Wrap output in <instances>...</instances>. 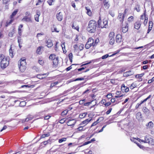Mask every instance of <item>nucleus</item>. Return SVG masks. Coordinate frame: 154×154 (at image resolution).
I'll list each match as a JSON object with an SVG mask.
<instances>
[{"mask_svg": "<svg viewBox=\"0 0 154 154\" xmlns=\"http://www.w3.org/2000/svg\"><path fill=\"white\" fill-rule=\"evenodd\" d=\"M146 126L147 129H152L153 127L154 124L152 122L150 121L146 124Z\"/></svg>", "mask_w": 154, "mask_h": 154, "instance_id": "obj_11", "label": "nucleus"}, {"mask_svg": "<svg viewBox=\"0 0 154 154\" xmlns=\"http://www.w3.org/2000/svg\"><path fill=\"white\" fill-rule=\"evenodd\" d=\"M114 35L115 34L113 32H111L109 34V40L110 45H113L115 42Z\"/></svg>", "mask_w": 154, "mask_h": 154, "instance_id": "obj_4", "label": "nucleus"}, {"mask_svg": "<svg viewBox=\"0 0 154 154\" xmlns=\"http://www.w3.org/2000/svg\"><path fill=\"white\" fill-rule=\"evenodd\" d=\"M58 57H57L56 58L54 59L53 60V63L54 65L56 66L57 65L58 63Z\"/></svg>", "mask_w": 154, "mask_h": 154, "instance_id": "obj_18", "label": "nucleus"}, {"mask_svg": "<svg viewBox=\"0 0 154 154\" xmlns=\"http://www.w3.org/2000/svg\"><path fill=\"white\" fill-rule=\"evenodd\" d=\"M83 47H84V45L83 44H80L78 48V49H79L80 51L82 50L83 49Z\"/></svg>", "mask_w": 154, "mask_h": 154, "instance_id": "obj_45", "label": "nucleus"}, {"mask_svg": "<svg viewBox=\"0 0 154 154\" xmlns=\"http://www.w3.org/2000/svg\"><path fill=\"white\" fill-rule=\"evenodd\" d=\"M130 140L132 142H133L135 143H137L136 142L137 139H136V138H135L134 137H131V138Z\"/></svg>", "mask_w": 154, "mask_h": 154, "instance_id": "obj_51", "label": "nucleus"}, {"mask_svg": "<svg viewBox=\"0 0 154 154\" xmlns=\"http://www.w3.org/2000/svg\"><path fill=\"white\" fill-rule=\"evenodd\" d=\"M104 5L105 7H106L107 8H109V5L108 2H106V0H105L103 2Z\"/></svg>", "mask_w": 154, "mask_h": 154, "instance_id": "obj_40", "label": "nucleus"}, {"mask_svg": "<svg viewBox=\"0 0 154 154\" xmlns=\"http://www.w3.org/2000/svg\"><path fill=\"white\" fill-rule=\"evenodd\" d=\"M68 122H67V125L68 126H74L76 122V121L74 119H67Z\"/></svg>", "mask_w": 154, "mask_h": 154, "instance_id": "obj_6", "label": "nucleus"}, {"mask_svg": "<svg viewBox=\"0 0 154 154\" xmlns=\"http://www.w3.org/2000/svg\"><path fill=\"white\" fill-rule=\"evenodd\" d=\"M144 143H148L152 145H154V140L149 136H146L145 137Z\"/></svg>", "mask_w": 154, "mask_h": 154, "instance_id": "obj_5", "label": "nucleus"}, {"mask_svg": "<svg viewBox=\"0 0 154 154\" xmlns=\"http://www.w3.org/2000/svg\"><path fill=\"white\" fill-rule=\"evenodd\" d=\"M65 119L63 118L60 120L59 121V122L61 124H63L65 121Z\"/></svg>", "mask_w": 154, "mask_h": 154, "instance_id": "obj_57", "label": "nucleus"}, {"mask_svg": "<svg viewBox=\"0 0 154 154\" xmlns=\"http://www.w3.org/2000/svg\"><path fill=\"white\" fill-rule=\"evenodd\" d=\"M89 42V45L91 46H95L94 43V39L92 38H89L87 42Z\"/></svg>", "mask_w": 154, "mask_h": 154, "instance_id": "obj_15", "label": "nucleus"}, {"mask_svg": "<svg viewBox=\"0 0 154 154\" xmlns=\"http://www.w3.org/2000/svg\"><path fill=\"white\" fill-rule=\"evenodd\" d=\"M91 119H87L84 121H83L82 122V123L83 124H87L88 123H89L91 120Z\"/></svg>", "mask_w": 154, "mask_h": 154, "instance_id": "obj_25", "label": "nucleus"}, {"mask_svg": "<svg viewBox=\"0 0 154 154\" xmlns=\"http://www.w3.org/2000/svg\"><path fill=\"white\" fill-rule=\"evenodd\" d=\"M145 18L146 17H145V12L143 14L141 15L140 19H143L144 18L145 19Z\"/></svg>", "mask_w": 154, "mask_h": 154, "instance_id": "obj_59", "label": "nucleus"}, {"mask_svg": "<svg viewBox=\"0 0 154 154\" xmlns=\"http://www.w3.org/2000/svg\"><path fill=\"white\" fill-rule=\"evenodd\" d=\"M53 1V0H48L47 1V2L49 5H52V3Z\"/></svg>", "mask_w": 154, "mask_h": 154, "instance_id": "obj_52", "label": "nucleus"}, {"mask_svg": "<svg viewBox=\"0 0 154 154\" xmlns=\"http://www.w3.org/2000/svg\"><path fill=\"white\" fill-rule=\"evenodd\" d=\"M153 25V23L152 21L149 20V27H150L152 28Z\"/></svg>", "mask_w": 154, "mask_h": 154, "instance_id": "obj_42", "label": "nucleus"}, {"mask_svg": "<svg viewBox=\"0 0 154 154\" xmlns=\"http://www.w3.org/2000/svg\"><path fill=\"white\" fill-rule=\"evenodd\" d=\"M44 34V33L43 32L38 33L36 37L37 38H38L39 37H40V36L43 35Z\"/></svg>", "mask_w": 154, "mask_h": 154, "instance_id": "obj_54", "label": "nucleus"}, {"mask_svg": "<svg viewBox=\"0 0 154 154\" xmlns=\"http://www.w3.org/2000/svg\"><path fill=\"white\" fill-rule=\"evenodd\" d=\"M125 74H126V75L127 76L131 75L133 74V72H131V71H128L127 72H126Z\"/></svg>", "mask_w": 154, "mask_h": 154, "instance_id": "obj_39", "label": "nucleus"}, {"mask_svg": "<svg viewBox=\"0 0 154 154\" xmlns=\"http://www.w3.org/2000/svg\"><path fill=\"white\" fill-rule=\"evenodd\" d=\"M46 75L45 74H42V75H37V77L38 79H41L43 78V77H42V76L44 75Z\"/></svg>", "mask_w": 154, "mask_h": 154, "instance_id": "obj_48", "label": "nucleus"}, {"mask_svg": "<svg viewBox=\"0 0 154 154\" xmlns=\"http://www.w3.org/2000/svg\"><path fill=\"white\" fill-rule=\"evenodd\" d=\"M134 17L132 16H131L128 18V21L129 22H132L133 21Z\"/></svg>", "mask_w": 154, "mask_h": 154, "instance_id": "obj_56", "label": "nucleus"}, {"mask_svg": "<svg viewBox=\"0 0 154 154\" xmlns=\"http://www.w3.org/2000/svg\"><path fill=\"white\" fill-rule=\"evenodd\" d=\"M69 57L70 62H72V59L73 57L72 54V53H70L69 54Z\"/></svg>", "mask_w": 154, "mask_h": 154, "instance_id": "obj_37", "label": "nucleus"}, {"mask_svg": "<svg viewBox=\"0 0 154 154\" xmlns=\"http://www.w3.org/2000/svg\"><path fill=\"white\" fill-rule=\"evenodd\" d=\"M27 117H28V119H29L30 120L34 118V116H33L31 115H28L27 116Z\"/></svg>", "mask_w": 154, "mask_h": 154, "instance_id": "obj_62", "label": "nucleus"}, {"mask_svg": "<svg viewBox=\"0 0 154 154\" xmlns=\"http://www.w3.org/2000/svg\"><path fill=\"white\" fill-rule=\"evenodd\" d=\"M89 42H87V43H86V45H85V48L87 49H88L89 48H90L91 46H90V45L89 44Z\"/></svg>", "mask_w": 154, "mask_h": 154, "instance_id": "obj_41", "label": "nucleus"}, {"mask_svg": "<svg viewBox=\"0 0 154 154\" xmlns=\"http://www.w3.org/2000/svg\"><path fill=\"white\" fill-rule=\"evenodd\" d=\"M61 46L62 47L63 53H66V50H65V46L64 45V43L62 44Z\"/></svg>", "mask_w": 154, "mask_h": 154, "instance_id": "obj_38", "label": "nucleus"}, {"mask_svg": "<svg viewBox=\"0 0 154 154\" xmlns=\"http://www.w3.org/2000/svg\"><path fill=\"white\" fill-rule=\"evenodd\" d=\"M18 11V9H16L15 11H14L12 13L11 15V18L13 17H14L17 14Z\"/></svg>", "mask_w": 154, "mask_h": 154, "instance_id": "obj_22", "label": "nucleus"}, {"mask_svg": "<svg viewBox=\"0 0 154 154\" xmlns=\"http://www.w3.org/2000/svg\"><path fill=\"white\" fill-rule=\"evenodd\" d=\"M38 62L40 64L42 65L44 63V61L42 60H39Z\"/></svg>", "mask_w": 154, "mask_h": 154, "instance_id": "obj_60", "label": "nucleus"}, {"mask_svg": "<svg viewBox=\"0 0 154 154\" xmlns=\"http://www.w3.org/2000/svg\"><path fill=\"white\" fill-rule=\"evenodd\" d=\"M74 52H77L78 51V46L77 44H75L73 45Z\"/></svg>", "mask_w": 154, "mask_h": 154, "instance_id": "obj_26", "label": "nucleus"}, {"mask_svg": "<svg viewBox=\"0 0 154 154\" xmlns=\"http://www.w3.org/2000/svg\"><path fill=\"white\" fill-rule=\"evenodd\" d=\"M101 20L100 19H99L98 21V27L99 28H104V26H103V25H101Z\"/></svg>", "mask_w": 154, "mask_h": 154, "instance_id": "obj_23", "label": "nucleus"}, {"mask_svg": "<svg viewBox=\"0 0 154 154\" xmlns=\"http://www.w3.org/2000/svg\"><path fill=\"white\" fill-rule=\"evenodd\" d=\"M26 63L24 58H22L18 62V66L20 70L23 72L26 69Z\"/></svg>", "mask_w": 154, "mask_h": 154, "instance_id": "obj_3", "label": "nucleus"}, {"mask_svg": "<svg viewBox=\"0 0 154 154\" xmlns=\"http://www.w3.org/2000/svg\"><path fill=\"white\" fill-rule=\"evenodd\" d=\"M50 133H48L46 134H42L41 137V138H44L45 137H48L50 136Z\"/></svg>", "mask_w": 154, "mask_h": 154, "instance_id": "obj_29", "label": "nucleus"}, {"mask_svg": "<svg viewBox=\"0 0 154 154\" xmlns=\"http://www.w3.org/2000/svg\"><path fill=\"white\" fill-rule=\"evenodd\" d=\"M122 40L121 35L120 34L117 35L116 37V42L118 43H120L121 42Z\"/></svg>", "mask_w": 154, "mask_h": 154, "instance_id": "obj_14", "label": "nucleus"}, {"mask_svg": "<svg viewBox=\"0 0 154 154\" xmlns=\"http://www.w3.org/2000/svg\"><path fill=\"white\" fill-rule=\"evenodd\" d=\"M46 43L47 44V46L48 48L51 47L53 45V43L52 41L50 39H48L46 41Z\"/></svg>", "mask_w": 154, "mask_h": 154, "instance_id": "obj_13", "label": "nucleus"}, {"mask_svg": "<svg viewBox=\"0 0 154 154\" xmlns=\"http://www.w3.org/2000/svg\"><path fill=\"white\" fill-rule=\"evenodd\" d=\"M128 30V25L127 24L125 26L122 27V31L123 33H125Z\"/></svg>", "mask_w": 154, "mask_h": 154, "instance_id": "obj_17", "label": "nucleus"}, {"mask_svg": "<svg viewBox=\"0 0 154 154\" xmlns=\"http://www.w3.org/2000/svg\"><path fill=\"white\" fill-rule=\"evenodd\" d=\"M66 138L63 137V138H62L61 139H59V140H58V142L59 143H61L63 141H66Z\"/></svg>", "mask_w": 154, "mask_h": 154, "instance_id": "obj_32", "label": "nucleus"}, {"mask_svg": "<svg viewBox=\"0 0 154 154\" xmlns=\"http://www.w3.org/2000/svg\"><path fill=\"white\" fill-rule=\"evenodd\" d=\"M142 109L143 111L146 113H148L149 112V110L145 107H143Z\"/></svg>", "mask_w": 154, "mask_h": 154, "instance_id": "obj_24", "label": "nucleus"}, {"mask_svg": "<svg viewBox=\"0 0 154 154\" xmlns=\"http://www.w3.org/2000/svg\"><path fill=\"white\" fill-rule=\"evenodd\" d=\"M13 19H11L9 22H7V25H6V26H8V25H9L10 24H11V23H12V22H13Z\"/></svg>", "mask_w": 154, "mask_h": 154, "instance_id": "obj_61", "label": "nucleus"}, {"mask_svg": "<svg viewBox=\"0 0 154 154\" xmlns=\"http://www.w3.org/2000/svg\"><path fill=\"white\" fill-rule=\"evenodd\" d=\"M87 114V113L86 112L82 113L79 115V117L81 119L84 118L85 117Z\"/></svg>", "mask_w": 154, "mask_h": 154, "instance_id": "obj_21", "label": "nucleus"}, {"mask_svg": "<svg viewBox=\"0 0 154 154\" xmlns=\"http://www.w3.org/2000/svg\"><path fill=\"white\" fill-rule=\"evenodd\" d=\"M97 26V22L94 20H91L88 23L87 30L90 33H94L96 31Z\"/></svg>", "mask_w": 154, "mask_h": 154, "instance_id": "obj_1", "label": "nucleus"}, {"mask_svg": "<svg viewBox=\"0 0 154 154\" xmlns=\"http://www.w3.org/2000/svg\"><path fill=\"white\" fill-rule=\"evenodd\" d=\"M108 56H109V55L108 54L105 55L103 56L102 57V59H105L107 58Z\"/></svg>", "mask_w": 154, "mask_h": 154, "instance_id": "obj_63", "label": "nucleus"}, {"mask_svg": "<svg viewBox=\"0 0 154 154\" xmlns=\"http://www.w3.org/2000/svg\"><path fill=\"white\" fill-rule=\"evenodd\" d=\"M99 121V119H98L96 121L94 122L91 125V127H92L93 126H94L96 125L98 123V121Z\"/></svg>", "mask_w": 154, "mask_h": 154, "instance_id": "obj_36", "label": "nucleus"}, {"mask_svg": "<svg viewBox=\"0 0 154 154\" xmlns=\"http://www.w3.org/2000/svg\"><path fill=\"white\" fill-rule=\"evenodd\" d=\"M85 8L87 11V14L89 16L91 15V10L89 9H88L87 7H85Z\"/></svg>", "mask_w": 154, "mask_h": 154, "instance_id": "obj_28", "label": "nucleus"}, {"mask_svg": "<svg viewBox=\"0 0 154 154\" xmlns=\"http://www.w3.org/2000/svg\"><path fill=\"white\" fill-rule=\"evenodd\" d=\"M121 49H119L118 50L116 51H115L113 54L111 56H113L115 55L116 54H117L119 53V52L121 51Z\"/></svg>", "mask_w": 154, "mask_h": 154, "instance_id": "obj_43", "label": "nucleus"}, {"mask_svg": "<svg viewBox=\"0 0 154 154\" xmlns=\"http://www.w3.org/2000/svg\"><path fill=\"white\" fill-rule=\"evenodd\" d=\"M43 48V47L42 46H39L38 47L36 50V53L39 54H41L42 53L41 50Z\"/></svg>", "mask_w": 154, "mask_h": 154, "instance_id": "obj_16", "label": "nucleus"}, {"mask_svg": "<svg viewBox=\"0 0 154 154\" xmlns=\"http://www.w3.org/2000/svg\"><path fill=\"white\" fill-rule=\"evenodd\" d=\"M148 17L145 18L144 21L143 22V23L145 25L147 23L148 21Z\"/></svg>", "mask_w": 154, "mask_h": 154, "instance_id": "obj_64", "label": "nucleus"}, {"mask_svg": "<svg viewBox=\"0 0 154 154\" xmlns=\"http://www.w3.org/2000/svg\"><path fill=\"white\" fill-rule=\"evenodd\" d=\"M109 14L113 17L115 16V14L114 12L112 11H110L109 12Z\"/></svg>", "mask_w": 154, "mask_h": 154, "instance_id": "obj_55", "label": "nucleus"}, {"mask_svg": "<svg viewBox=\"0 0 154 154\" xmlns=\"http://www.w3.org/2000/svg\"><path fill=\"white\" fill-rule=\"evenodd\" d=\"M122 96V95H120V96H116L115 97L116 99V100L117 101H116V104H117L118 103L120 102L121 101H119V100H120L121 99H120V98Z\"/></svg>", "mask_w": 154, "mask_h": 154, "instance_id": "obj_19", "label": "nucleus"}, {"mask_svg": "<svg viewBox=\"0 0 154 154\" xmlns=\"http://www.w3.org/2000/svg\"><path fill=\"white\" fill-rule=\"evenodd\" d=\"M68 110L67 109H65L61 113V115L62 116H65L66 115L68 112Z\"/></svg>", "mask_w": 154, "mask_h": 154, "instance_id": "obj_34", "label": "nucleus"}, {"mask_svg": "<svg viewBox=\"0 0 154 154\" xmlns=\"http://www.w3.org/2000/svg\"><path fill=\"white\" fill-rule=\"evenodd\" d=\"M144 101L143 100V101H141V102L139 103H137L136 106H135V108L136 109H137L138 108V107L140 106H141V105L144 102H143Z\"/></svg>", "mask_w": 154, "mask_h": 154, "instance_id": "obj_31", "label": "nucleus"}, {"mask_svg": "<svg viewBox=\"0 0 154 154\" xmlns=\"http://www.w3.org/2000/svg\"><path fill=\"white\" fill-rule=\"evenodd\" d=\"M57 57H56V56L55 54H52L49 56V60H53L55 58H56Z\"/></svg>", "mask_w": 154, "mask_h": 154, "instance_id": "obj_20", "label": "nucleus"}, {"mask_svg": "<svg viewBox=\"0 0 154 154\" xmlns=\"http://www.w3.org/2000/svg\"><path fill=\"white\" fill-rule=\"evenodd\" d=\"M134 8L138 12H139L140 11V6L138 4H137L136 5Z\"/></svg>", "mask_w": 154, "mask_h": 154, "instance_id": "obj_27", "label": "nucleus"}, {"mask_svg": "<svg viewBox=\"0 0 154 154\" xmlns=\"http://www.w3.org/2000/svg\"><path fill=\"white\" fill-rule=\"evenodd\" d=\"M56 17L57 19L59 21H61L63 18L62 13L61 12H59L56 14Z\"/></svg>", "mask_w": 154, "mask_h": 154, "instance_id": "obj_12", "label": "nucleus"}, {"mask_svg": "<svg viewBox=\"0 0 154 154\" xmlns=\"http://www.w3.org/2000/svg\"><path fill=\"white\" fill-rule=\"evenodd\" d=\"M72 27L73 29H76V30H77L78 31H79V26H76L75 27L74 26V25L73 24L72 25Z\"/></svg>", "mask_w": 154, "mask_h": 154, "instance_id": "obj_50", "label": "nucleus"}, {"mask_svg": "<svg viewBox=\"0 0 154 154\" xmlns=\"http://www.w3.org/2000/svg\"><path fill=\"white\" fill-rule=\"evenodd\" d=\"M31 17L24 16L22 19V21H25L27 22H32Z\"/></svg>", "mask_w": 154, "mask_h": 154, "instance_id": "obj_10", "label": "nucleus"}, {"mask_svg": "<svg viewBox=\"0 0 154 154\" xmlns=\"http://www.w3.org/2000/svg\"><path fill=\"white\" fill-rule=\"evenodd\" d=\"M58 83V82L57 81L53 83H51L50 87L51 88H52L54 86L57 85Z\"/></svg>", "mask_w": 154, "mask_h": 154, "instance_id": "obj_33", "label": "nucleus"}, {"mask_svg": "<svg viewBox=\"0 0 154 154\" xmlns=\"http://www.w3.org/2000/svg\"><path fill=\"white\" fill-rule=\"evenodd\" d=\"M112 109V108H110L109 109L106 111V114L107 115H108V114H109L111 112Z\"/></svg>", "mask_w": 154, "mask_h": 154, "instance_id": "obj_58", "label": "nucleus"}, {"mask_svg": "<svg viewBox=\"0 0 154 154\" xmlns=\"http://www.w3.org/2000/svg\"><path fill=\"white\" fill-rule=\"evenodd\" d=\"M0 63L1 68L3 69L5 68L9 64L8 57H5L3 54L0 55Z\"/></svg>", "mask_w": 154, "mask_h": 154, "instance_id": "obj_2", "label": "nucleus"}, {"mask_svg": "<svg viewBox=\"0 0 154 154\" xmlns=\"http://www.w3.org/2000/svg\"><path fill=\"white\" fill-rule=\"evenodd\" d=\"M141 25L140 20H138L134 24V28L136 29H138L140 28Z\"/></svg>", "mask_w": 154, "mask_h": 154, "instance_id": "obj_9", "label": "nucleus"}, {"mask_svg": "<svg viewBox=\"0 0 154 154\" xmlns=\"http://www.w3.org/2000/svg\"><path fill=\"white\" fill-rule=\"evenodd\" d=\"M121 91L123 92H127L129 91V88L125 86L124 84H122L121 87Z\"/></svg>", "mask_w": 154, "mask_h": 154, "instance_id": "obj_8", "label": "nucleus"}, {"mask_svg": "<svg viewBox=\"0 0 154 154\" xmlns=\"http://www.w3.org/2000/svg\"><path fill=\"white\" fill-rule=\"evenodd\" d=\"M107 23H108L107 21L106 20H103V24H104V25H103V26H104V27H105V28L106 27V26L107 24Z\"/></svg>", "mask_w": 154, "mask_h": 154, "instance_id": "obj_46", "label": "nucleus"}, {"mask_svg": "<svg viewBox=\"0 0 154 154\" xmlns=\"http://www.w3.org/2000/svg\"><path fill=\"white\" fill-rule=\"evenodd\" d=\"M99 42V39L97 38L95 40L94 42V45L95 46L97 44L98 42Z\"/></svg>", "mask_w": 154, "mask_h": 154, "instance_id": "obj_49", "label": "nucleus"}, {"mask_svg": "<svg viewBox=\"0 0 154 154\" xmlns=\"http://www.w3.org/2000/svg\"><path fill=\"white\" fill-rule=\"evenodd\" d=\"M14 33V30H13L12 31L10 32L9 34V36L12 37L13 34Z\"/></svg>", "mask_w": 154, "mask_h": 154, "instance_id": "obj_53", "label": "nucleus"}, {"mask_svg": "<svg viewBox=\"0 0 154 154\" xmlns=\"http://www.w3.org/2000/svg\"><path fill=\"white\" fill-rule=\"evenodd\" d=\"M18 42L19 44H22V41H21V38L20 36H18Z\"/></svg>", "mask_w": 154, "mask_h": 154, "instance_id": "obj_44", "label": "nucleus"}, {"mask_svg": "<svg viewBox=\"0 0 154 154\" xmlns=\"http://www.w3.org/2000/svg\"><path fill=\"white\" fill-rule=\"evenodd\" d=\"M124 17V14H123L122 13H120L119 14L117 18L121 24H122L123 22Z\"/></svg>", "mask_w": 154, "mask_h": 154, "instance_id": "obj_7", "label": "nucleus"}, {"mask_svg": "<svg viewBox=\"0 0 154 154\" xmlns=\"http://www.w3.org/2000/svg\"><path fill=\"white\" fill-rule=\"evenodd\" d=\"M9 52L10 56L11 57V58H13L14 55H13V51L11 49V47L9 50Z\"/></svg>", "mask_w": 154, "mask_h": 154, "instance_id": "obj_30", "label": "nucleus"}, {"mask_svg": "<svg viewBox=\"0 0 154 154\" xmlns=\"http://www.w3.org/2000/svg\"><path fill=\"white\" fill-rule=\"evenodd\" d=\"M25 16L31 17L30 13L28 11H27L25 13Z\"/></svg>", "mask_w": 154, "mask_h": 154, "instance_id": "obj_47", "label": "nucleus"}, {"mask_svg": "<svg viewBox=\"0 0 154 154\" xmlns=\"http://www.w3.org/2000/svg\"><path fill=\"white\" fill-rule=\"evenodd\" d=\"M141 114L140 112H138L136 115V117L137 119H139L141 118Z\"/></svg>", "mask_w": 154, "mask_h": 154, "instance_id": "obj_35", "label": "nucleus"}]
</instances>
